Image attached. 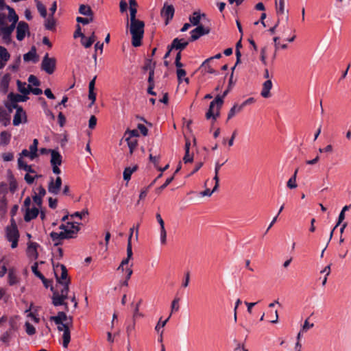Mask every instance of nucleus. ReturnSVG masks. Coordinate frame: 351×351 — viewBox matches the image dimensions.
I'll use <instances>...</instances> for the list:
<instances>
[{
	"label": "nucleus",
	"instance_id": "nucleus-25",
	"mask_svg": "<svg viewBox=\"0 0 351 351\" xmlns=\"http://www.w3.org/2000/svg\"><path fill=\"white\" fill-rule=\"evenodd\" d=\"M213 60V58H209L206 59L201 65V69L205 73L217 74V71L211 67V66L208 64L210 61Z\"/></svg>",
	"mask_w": 351,
	"mask_h": 351
},
{
	"label": "nucleus",
	"instance_id": "nucleus-13",
	"mask_svg": "<svg viewBox=\"0 0 351 351\" xmlns=\"http://www.w3.org/2000/svg\"><path fill=\"white\" fill-rule=\"evenodd\" d=\"M16 29V38L18 40L21 41L24 39L27 32H29V25L25 21H20L18 23Z\"/></svg>",
	"mask_w": 351,
	"mask_h": 351
},
{
	"label": "nucleus",
	"instance_id": "nucleus-55",
	"mask_svg": "<svg viewBox=\"0 0 351 351\" xmlns=\"http://www.w3.org/2000/svg\"><path fill=\"white\" fill-rule=\"evenodd\" d=\"M267 47H264L261 50V60L264 65H267V55H266Z\"/></svg>",
	"mask_w": 351,
	"mask_h": 351
},
{
	"label": "nucleus",
	"instance_id": "nucleus-35",
	"mask_svg": "<svg viewBox=\"0 0 351 351\" xmlns=\"http://www.w3.org/2000/svg\"><path fill=\"white\" fill-rule=\"evenodd\" d=\"M10 55L7 49L2 46H0V58L6 64V62L10 59Z\"/></svg>",
	"mask_w": 351,
	"mask_h": 351
},
{
	"label": "nucleus",
	"instance_id": "nucleus-17",
	"mask_svg": "<svg viewBox=\"0 0 351 351\" xmlns=\"http://www.w3.org/2000/svg\"><path fill=\"white\" fill-rule=\"evenodd\" d=\"M96 78L97 77L95 76L93 79L90 80L88 85V99L91 101L89 107H91L96 100V94L94 92Z\"/></svg>",
	"mask_w": 351,
	"mask_h": 351
},
{
	"label": "nucleus",
	"instance_id": "nucleus-61",
	"mask_svg": "<svg viewBox=\"0 0 351 351\" xmlns=\"http://www.w3.org/2000/svg\"><path fill=\"white\" fill-rule=\"evenodd\" d=\"M32 199L34 202L38 206V207L40 208L43 204V199H41L35 193H34V195H32Z\"/></svg>",
	"mask_w": 351,
	"mask_h": 351
},
{
	"label": "nucleus",
	"instance_id": "nucleus-36",
	"mask_svg": "<svg viewBox=\"0 0 351 351\" xmlns=\"http://www.w3.org/2000/svg\"><path fill=\"white\" fill-rule=\"evenodd\" d=\"M36 49L34 48H32L28 53H25L23 56V59L25 62H29L30 60L36 62V60H34L36 58Z\"/></svg>",
	"mask_w": 351,
	"mask_h": 351
},
{
	"label": "nucleus",
	"instance_id": "nucleus-48",
	"mask_svg": "<svg viewBox=\"0 0 351 351\" xmlns=\"http://www.w3.org/2000/svg\"><path fill=\"white\" fill-rule=\"evenodd\" d=\"M141 301L142 300H140L134 307V313L132 316L133 319H136L138 317H143V314L139 312V306L141 303Z\"/></svg>",
	"mask_w": 351,
	"mask_h": 351
},
{
	"label": "nucleus",
	"instance_id": "nucleus-60",
	"mask_svg": "<svg viewBox=\"0 0 351 351\" xmlns=\"http://www.w3.org/2000/svg\"><path fill=\"white\" fill-rule=\"evenodd\" d=\"M297 186L298 185L296 184V179H295V178L291 177L287 182V187L291 189H295Z\"/></svg>",
	"mask_w": 351,
	"mask_h": 351
},
{
	"label": "nucleus",
	"instance_id": "nucleus-62",
	"mask_svg": "<svg viewBox=\"0 0 351 351\" xmlns=\"http://www.w3.org/2000/svg\"><path fill=\"white\" fill-rule=\"evenodd\" d=\"M193 160V155L190 154L189 152H185V154L183 157L184 163L191 162Z\"/></svg>",
	"mask_w": 351,
	"mask_h": 351
},
{
	"label": "nucleus",
	"instance_id": "nucleus-34",
	"mask_svg": "<svg viewBox=\"0 0 351 351\" xmlns=\"http://www.w3.org/2000/svg\"><path fill=\"white\" fill-rule=\"evenodd\" d=\"M13 332L11 330H7L0 337V341L5 344L6 346H9L10 341L12 336Z\"/></svg>",
	"mask_w": 351,
	"mask_h": 351
},
{
	"label": "nucleus",
	"instance_id": "nucleus-33",
	"mask_svg": "<svg viewBox=\"0 0 351 351\" xmlns=\"http://www.w3.org/2000/svg\"><path fill=\"white\" fill-rule=\"evenodd\" d=\"M79 12L84 16H93V12L90 7L84 4L80 5Z\"/></svg>",
	"mask_w": 351,
	"mask_h": 351
},
{
	"label": "nucleus",
	"instance_id": "nucleus-32",
	"mask_svg": "<svg viewBox=\"0 0 351 351\" xmlns=\"http://www.w3.org/2000/svg\"><path fill=\"white\" fill-rule=\"evenodd\" d=\"M38 141L36 138L34 139L32 144L29 146V152H31V160L34 159L38 156L37 151H38Z\"/></svg>",
	"mask_w": 351,
	"mask_h": 351
},
{
	"label": "nucleus",
	"instance_id": "nucleus-46",
	"mask_svg": "<svg viewBox=\"0 0 351 351\" xmlns=\"http://www.w3.org/2000/svg\"><path fill=\"white\" fill-rule=\"evenodd\" d=\"M10 328L8 330H11V332H14V331L18 329V324L16 319L14 317H10L8 320Z\"/></svg>",
	"mask_w": 351,
	"mask_h": 351
},
{
	"label": "nucleus",
	"instance_id": "nucleus-6",
	"mask_svg": "<svg viewBox=\"0 0 351 351\" xmlns=\"http://www.w3.org/2000/svg\"><path fill=\"white\" fill-rule=\"evenodd\" d=\"M69 280H67L65 285L60 290H56L53 292L52 303L55 306L64 305L66 308H68L67 304L64 302V300L67 298L69 291Z\"/></svg>",
	"mask_w": 351,
	"mask_h": 351
},
{
	"label": "nucleus",
	"instance_id": "nucleus-53",
	"mask_svg": "<svg viewBox=\"0 0 351 351\" xmlns=\"http://www.w3.org/2000/svg\"><path fill=\"white\" fill-rule=\"evenodd\" d=\"M313 326H314V324H313V323L310 324L308 322V319H306L304 321V324L302 326V331L307 332L309 329L313 328Z\"/></svg>",
	"mask_w": 351,
	"mask_h": 351
},
{
	"label": "nucleus",
	"instance_id": "nucleus-5",
	"mask_svg": "<svg viewBox=\"0 0 351 351\" xmlns=\"http://www.w3.org/2000/svg\"><path fill=\"white\" fill-rule=\"evenodd\" d=\"M5 237L8 241L11 242L12 248H16L18 245L19 232L15 220L12 218L10 225L5 228Z\"/></svg>",
	"mask_w": 351,
	"mask_h": 351
},
{
	"label": "nucleus",
	"instance_id": "nucleus-20",
	"mask_svg": "<svg viewBox=\"0 0 351 351\" xmlns=\"http://www.w3.org/2000/svg\"><path fill=\"white\" fill-rule=\"evenodd\" d=\"M49 319L55 322L56 324H60L62 322L69 321V317L63 311L58 313L56 316L50 317Z\"/></svg>",
	"mask_w": 351,
	"mask_h": 351
},
{
	"label": "nucleus",
	"instance_id": "nucleus-4",
	"mask_svg": "<svg viewBox=\"0 0 351 351\" xmlns=\"http://www.w3.org/2000/svg\"><path fill=\"white\" fill-rule=\"evenodd\" d=\"M145 23L142 21L130 22V31L132 34V45L136 47L142 44Z\"/></svg>",
	"mask_w": 351,
	"mask_h": 351
},
{
	"label": "nucleus",
	"instance_id": "nucleus-18",
	"mask_svg": "<svg viewBox=\"0 0 351 351\" xmlns=\"http://www.w3.org/2000/svg\"><path fill=\"white\" fill-rule=\"evenodd\" d=\"M273 84L271 80H266L263 84L262 90L261 95L264 98H269L271 97L270 90L272 88Z\"/></svg>",
	"mask_w": 351,
	"mask_h": 351
},
{
	"label": "nucleus",
	"instance_id": "nucleus-59",
	"mask_svg": "<svg viewBox=\"0 0 351 351\" xmlns=\"http://www.w3.org/2000/svg\"><path fill=\"white\" fill-rule=\"evenodd\" d=\"M97 125V118L95 115H92L90 117L89 121H88V127L90 129H94Z\"/></svg>",
	"mask_w": 351,
	"mask_h": 351
},
{
	"label": "nucleus",
	"instance_id": "nucleus-27",
	"mask_svg": "<svg viewBox=\"0 0 351 351\" xmlns=\"http://www.w3.org/2000/svg\"><path fill=\"white\" fill-rule=\"evenodd\" d=\"M125 141H127L129 149H130V154L132 155L134 151L135 150L136 147L138 145V141L136 138H130V137H126Z\"/></svg>",
	"mask_w": 351,
	"mask_h": 351
},
{
	"label": "nucleus",
	"instance_id": "nucleus-43",
	"mask_svg": "<svg viewBox=\"0 0 351 351\" xmlns=\"http://www.w3.org/2000/svg\"><path fill=\"white\" fill-rule=\"evenodd\" d=\"M7 199L5 197H2L0 199V214L4 215L7 212Z\"/></svg>",
	"mask_w": 351,
	"mask_h": 351
},
{
	"label": "nucleus",
	"instance_id": "nucleus-1",
	"mask_svg": "<svg viewBox=\"0 0 351 351\" xmlns=\"http://www.w3.org/2000/svg\"><path fill=\"white\" fill-rule=\"evenodd\" d=\"M8 15L0 13V36L3 42L9 44L11 42V35L16 27L19 16L14 8L7 6Z\"/></svg>",
	"mask_w": 351,
	"mask_h": 351
},
{
	"label": "nucleus",
	"instance_id": "nucleus-52",
	"mask_svg": "<svg viewBox=\"0 0 351 351\" xmlns=\"http://www.w3.org/2000/svg\"><path fill=\"white\" fill-rule=\"evenodd\" d=\"M179 301L180 298H176L171 302V314L173 311H178L179 310Z\"/></svg>",
	"mask_w": 351,
	"mask_h": 351
},
{
	"label": "nucleus",
	"instance_id": "nucleus-24",
	"mask_svg": "<svg viewBox=\"0 0 351 351\" xmlns=\"http://www.w3.org/2000/svg\"><path fill=\"white\" fill-rule=\"evenodd\" d=\"M202 17H206L205 14H200L198 12H194L193 15L189 17L191 23L194 26L199 25L200 19Z\"/></svg>",
	"mask_w": 351,
	"mask_h": 351
},
{
	"label": "nucleus",
	"instance_id": "nucleus-3",
	"mask_svg": "<svg viewBox=\"0 0 351 351\" xmlns=\"http://www.w3.org/2000/svg\"><path fill=\"white\" fill-rule=\"evenodd\" d=\"M232 78L233 73H232L230 75L229 80V84L228 86H227L228 88L223 92L221 96L219 95H217L215 99L210 102L209 109L206 114V119H210L211 117H213V119L215 120L219 116V110L223 104V98L228 94L229 91L231 90L232 85L233 84Z\"/></svg>",
	"mask_w": 351,
	"mask_h": 351
},
{
	"label": "nucleus",
	"instance_id": "nucleus-9",
	"mask_svg": "<svg viewBox=\"0 0 351 351\" xmlns=\"http://www.w3.org/2000/svg\"><path fill=\"white\" fill-rule=\"evenodd\" d=\"M56 60L55 58L49 57V54L46 53L43 57L41 63V69L47 74L51 75L56 70Z\"/></svg>",
	"mask_w": 351,
	"mask_h": 351
},
{
	"label": "nucleus",
	"instance_id": "nucleus-23",
	"mask_svg": "<svg viewBox=\"0 0 351 351\" xmlns=\"http://www.w3.org/2000/svg\"><path fill=\"white\" fill-rule=\"evenodd\" d=\"M223 163L220 164L219 162L215 163V176L213 178V180L215 182V184L213 187V191H217L219 185V172L221 169V167L223 166Z\"/></svg>",
	"mask_w": 351,
	"mask_h": 351
},
{
	"label": "nucleus",
	"instance_id": "nucleus-42",
	"mask_svg": "<svg viewBox=\"0 0 351 351\" xmlns=\"http://www.w3.org/2000/svg\"><path fill=\"white\" fill-rule=\"evenodd\" d=\"M171 316V313H170L169 316L165 321H162V318L159 319V321L158 322V323L155 327V330L157 332H159L160 330H161V328H162L163 327L165 326L167 322L169 320Z\"/></svg>",
	"mask_w": 351,
	"mask_h": 351
},
{
	"label": "nucleus",
	"instance_id": "nucleus-56",
	"mask_svg": "<svg viewBox=\"0 0 351 351\" xmlns=\"http://www.w3.org/2000/svg\"><path fill=\"white\" fill-rule=\"evenodd\" d=\"M73 36L75 38L77 37H81V38H84V34L82 32V29L80 25H77L76 29L74 32Z\"/></svg>",
	"mask_w": 351,
	"mask_h": 351
},
{
	"label": "nucleus",
	"instance_id": "nucleus-40",
	"mask_svg": "<svg viewBox=\"0 0 351 351\" xmlns=\"http://www.w3.org/2000/svg\"><path fill=\"white\" fill-rule=\"evenodd\" d=\"M137 169V166H134V167H126L123 171V179L125 180H129L131 178V175L133 172H134Z\"/></svg>",
	"mask_w": 351,
	"mask_h": 351
},
{
	"label": "nucleus",
	"instance_id": "nucleus-22",
	"mask_svg": "<svg viewBox=\"0 0 351 351\" xmlns=\"http://www.w3.org/2000/svg\"><path fill=\"white\" fill-rule=\"evenodd\" d=\"M188 45L189 41H184L183 39L180 40L176 38H174L171 43V48H175V49L182 51L185 49Z\"/></svg>",
	"mask_w": 351,
	"mask_h": 351
},
{
	"label": "nucleus",
	"instance_id": "nucleus-31",
	"mask_svg": "<svg viewBox=\"0 0 351 351\" xmlns=\"http://www.w3.org/2000/svg\"><path fill=\"white\" fill-rule=\"evenodd\" d=\"M273 40L274 42V45H275V51L273 54V56H272V61H274L275 59H276V53H277V51L278 50V49L280 47L281 49H286L287 48V44H282L280 46V44H279V37L278 36H276L273 38Z\"/></svg>",
	"mask_w": 351,
	"mask_h": 351
},
{
	"label": "nucleus",
	"instance_id": "nucleus-58",
	"mask_svg": "<svg viewBox=\"0 0 351 351\" xmlns=\"http://www.w3.org/2000/svg\"><path fill=\"white\" fill-rule=\"evenodd\" d=\"M28 82L32 84L34 86H38L40 85V82L37 79V77L34 75H30L28 78Z\"/></svg>",
	"mask_w": 351,
	"mask_h": 351
},
{
	"label": "nucleus",
	"instance_id": "nucleus-44",
	"mask_svg": "<svg viewBox=\"0 0 351 351\" xmlns=\"http://www.w3.org/2000/svg\"><path fill=\"white\" fill-rule=\"evenodd\" d=\"M156 63H152V59H147L145 63V65L143 67V69L144 71L149 70V72L152 71H154L155 69Z\"/></svg>",
	"mask_w": 351,
	"mask_h": 351
},
{
	"label": "nucleus",
	"instance_id": "nucleus-16",
	"mask_svg": "<svg viewBox=\"0 0 351 351\" xmlns=\"http://www.w3.org/2000/svg\"><path fill=\"white\" fill-rule=\"evenodd\" d=\"M27 122V116L25 112L23 110V108H19L16 111V113L14 116L13 119V125H19L21 123Z\"/></svg>",
	"mask_w": 351,
	"mask_h": 351
},
{
	"label": "nucleus",
	"instance_id": "nucleus-54",
	"mask_svg": "<svg viewBox=\"0 0 351 351\" xmlns=\"http://www.w3.org/2000/svg\"><path fill=\"white\" fill-rule=\"evenodd\" d=\"M88 212L87 209L83 210L82 212H75L71 215V217H79L80 219H82L84 216L88 215Z\"/></svg>",
	"mask_w": 351,
	"mask_h": 351
},
{
	"label": "nucleus",
	"instance_id": "nucleus-39",
	"mask_svg": "<svg viewBox=\"0 0 351 351\" xmlns=\"http://www.w3.org/2000/svg\"><path fill=\"white\" fill-rule=\"evenodd\" d=\"M242 110V106L234 104L230 110L228 114V120L232 119L236 113L239 112Z\"/></svg>",
	"mask_w": 351,
	"mask_h": 351
},
{
	"label": "nucleus",
	"instance_id": "nucleus-50",
	"mask_svg": "<svg viewBox=\"0 0 351 351\" xmlns=\"http://www.w3.org/2000/svg\"><path fill=\"white\" fill-rule=\"evenodd\" d=\"M34 193L43 199V197L46 195V190L43 186H40L34 191Z\"/></svg>",
	"mask_w": 351,
	"mask_h": 351
},
{
	"label": "nucleus",
	"instance_id": "nucleus-14",
	"mask_svg": "<svg viewBox=\"0 0 351 351\" xmlns=\"http://www.w3.org/2000/svg\"><path fill=\"white\" fill-rule=\"evenodd\" d=\"M174 8L172 5L165 4L164 7L161 10L160 14L162 17L166 20V25L168 24L169 21L172 19L174 15Z\"/></svg>",
	"mask_w": 351,
	"mask_h": 351
},
{
	"label": "nucleus",
	"instance_id": "nucleus-11",
	"mask_svg": "<svg viewBox=\"0 0 351 351\" xmlns=\"http://www.w3.org/2000/svg\"><path fill=\"white\" fill-rule=\"evenodd\" d=\"M210 32V28L209 26H204L202 25H197V27H195L190 32V41H195L199 38L202 36L208 34Z\"/></svg>",
	"mask_w": 351,
	"mask_h": 351
},
{
	"label": "nucleus",
	"instance_id": "nucleus-2",
	"mask_svg": "<svg viewBox=\"0 0 351 351\" xmlns=\"http://www.w3.org/2000/svg\"><path fill=\"white\" fill-rule=\"evenodd\" d=\"M80 224L77 222H66L60 226L59 228L62 230L60 232H51L50 237L55 242L54 245L56 246L61 245L64 239L75 238L80 229Z\"/></svg>",
	"mask_w": 351,
	"mask_h": 351
},
{
	"label": "nucleus",
	"instance_id": "nucleus-10",
	"mask_svg": "<svg viewBox=\"0 0 351 351\" xmlns=\"http://www.w3.org/2000/svg\"><path fill=\"white\" fill-rule=\"evenodd\" d=\"M49 151L51 152L50 162L52 167L53 172L55 174H60L61 171L59 168V166L62 164V157L60 154L55 149H51Z\"/></svg>",
	"mask_w": 351,
	"mask_h": 351
},
{
	"label": "nucleus",
	"instance_id": "nucleus-21",
	"mask_svg": "<svg viewBox=\"0 0 351 351\" xmlns=\"http://www.w3.org/2000/svg\"><path fill=\"white\" fill-rule=\"evenodd\" d=\"M38 245L36 243H29L27 249V256L33 259H36L38 258V252H37V247Z\"/></svg>",
	"mask_w": 351,
	"mask_h": 351
},
{
	"label": "nucleus",
	"instance_id": "nucleus-49",
	"mask_svg": "<svg viewBox=\"0 0 351 351\" xmlns=\"http://www.w3.org/2000/svg\"><path fill=\"white\" fill-rule=\"evenodd\" d=\"M25 331L27 335H33L36 333L35 327L33 325H32L29 322H27L25 324Z\"/></svg>",
	"mask_w": 351,
	"mask_h": 351
},
{
	"label": "nucleus",
	"instance_id": "nucleus-51",
	"mask_svg": "<svg viewBox=\"0 0 351 351\" xmlns=\"http://www.w3.org/2000/svg\"><path fill=\"white\" fill-rule=\"evenodd\" d=\"M139 136L138 131L136 130H127L125 132L124 136L136 138Z\"/></svg>",
	"mask_w": 351,
	"mask_h": 351
},
{
	"label": "nucleus",
	"instance_id": "nucleus-30",
	"mask_svg": "<svg viewBox=\"0 0 351 351\" xmlns=\"http://www.w3.org/2000/svg\"><path fill=\"white\" fill-rule=\"evenodd\" d=\"M8 98L12 103H16V104H17V102H19V101H25L27 99V97L26 96H22L21 95L14 94L12 93H10L8 95Z\"/></svg>",
	"mask_w": 351,
	"mask_h": 351
},
{
	"label": "nucleus",
	"instance_id": "nucleus-28",
	"mask_svg": "<svg viewBox=\"0 0 351 351\" xmlns=\"http://www.w3.org/2000/svg\"><path fill=\"white\" fill-rule=\"evenodd\" d=\"M16 84L19 92L24 95H27L29 93V88H31L30 85H27L25 82H22L20 80H17Z\"/></svg>",
	"mask_w": 351,
	"mask_h": 351
},
{
	"label": "nucleus",
	"instance_id": "nucleus-63",
	"mask_svg": "<svg viewBox=\"0 0 351 351\" xmlns=\"http://www.w3.org/2000/svg\"><path fill=\"white\" fill-rule=\"evenodd\" d=\"M2 158L4 161H11L14 159V155L11 152H6L2 154Z\"/></svg>",
	"mask_w": 351,
	"mask_h": 351
},
{
	"label": "nucleus",
	"instance_id": "nucleus-12",
	"mask_svg": "<svg viewBox=\"0 0 351 351\" xmlns=\"http://www.w3.org/2000/svg\"><path fill=\"white\" fill-rule=\"evenodd\" d=\"M61 186L62 179L60 177H57L55 180L53 178H51L48 184V191L52 194L57 195L60 191Z\"/></svg>",
	"mask_w": 351,
	"mask_h": 351
},
{
	"label": "nucleus",
	"instance_id": "nucleus-45",
	"mask_svg": "<svg viewBox=\"0 0 351 351\" xmlns=\"http://www.w3.org/2000/svg\"><path fill=\"white\" fill-rule=\"evenodd\" d=\"M36 6L38 11L39 12L40 14L43 17L46 18L47 16V9L45 6L40 1H37Z\"/></svg>",
	"mask_w": 351,
	"mask_h": 351
},
{
	"label": "nucleus",
	"instance_id": "nucleus-15",
	"mask_svg": "<svg viewBox=\"0 0 351 351\" xmlns=\"http://www.w3.org/2000/svg\"><path fill=\"white\" fill-rule=\"evenodd\" d=\"M276 11L278 19H280V16L282 17L285 15L286 22L288 21L289 16L287 13H285V0H278V1L276 0Z\"/></svg>",
	"mask_w": 351,
	"mask_h": 351
},
{
	"label": "nucleus",
	"instance_id": "nucleus-64",
	"mask_svg": "<svg viewBox=\"0 0 351 351\" xmlns=\"http://www.w3.org/2000/svg\"><path fill=\"white\" fill-rule=\"evenodd\" d=\"M138 129L144 136L148 134V130L143 124L139 123L138 125Z\"/></svg>",
	"mask_w": 351,
	"mask_h": 351
},
{
	"label": "nucleus",
	"instance_id": "nucleus-26",
	"mask_svg": "<svg viewBox=\"0 0 351 351\" xmlns=\"http://www.w3.org/2000/svg\"><path fill=\"white\" fill-rule=\"evenodd\" d=\"M0 122L2 123L4 126H7L10 122L9 114L2 107H0Z\"/></svg>",
	"mask_w": 351,
	"mask_h": 351
},
{
	"label": "nucleus",
	"instance_id": "nucleus-38",
	"mask_svg": "<svg viewBox=\"0 0 351 351\" xmlns=\"http://www.w3.org/2000/svg\"><path fill=\"white\" fill-rule=\"evenodd\" d=\"M18 282V278L14 271V269H10L8 273V283L12 286Z\"/></svg>",
	"mask_w": 351,
	"mask_h": 351
},
{
	"label": "nucleus",
	"instance_id": "nucleus-37",
	"mask_svg": "<svg viewBox=\"0 0 351 351\" xmlns=\"http://www.w3.org/2000/svg\"><path fill=\"white\" fill-rule=\"evenodd\" d=\"M45 27L48 30H53L56 27V21L53 16H49L45 23Z\"/></svg>",
	"mask_w": 351,
	"mask_h": 351
},
{
	"label": "nucleus",
	"instance_id": "nucleus-41",
	"mask_svg": "<svg viewBox=\"0 0 351 351\" xmlns=\"http://www.w3.org/2000/svg\"><path fill=\"white\" fill-rule=\"evenodd\" d=\"M32 271L35 274L36 276L39 278L43 282H45L46 278L45 277L38 271V263H34V265L32 266Z\"/></svg>",
	"mask_w": 351,
	"mask_h": 351
},
{
	"label": "nucleus",
	"instance_id": "nucleus-29",
	"mask_svg": "<svg viewBox=\"0 0 351 351\" xmlns=\"http://www.w3.org/2000/svg\"><path fill=\"white\" fill-rule=\"evenodd\" d=\"M11 138V134L7 131H3L0 134V145H7L9 144Z\"/></svg>",
	"mask_w": 351,
	"mask_h": 351
},
{
	"label": "nucleus",
	"instance_id": "nucleus-57",
	"mask_svg": "<svg viewBox=\"0 0 351 351\" xmlns=\"http://www.w3.org/2000/svg\"><path fill=\"white\" fill-rule=\"evenodd\" d=\"M160 242L162 245H165L167 243V232L165 228L160 229Z\"/></svg>",
	"mask_w": 351,
	"mask_h": 351
},
{
	"label": "nucleus",
	"instance_id": "nucleus-8",
	"mask_svg": "<svg viewBox=\"0 0 351 351\" xmlns=\"http://www.w3.org/2000/svg\"><path fill=\"white\" fill-rule=\"evenodd\" d=\"M53 265L57 282L63 287L67 280L70 281V279L68 278L67 269L65 265L62 264H57L56 265L53 264Z\"/></svg>",
	"mask_w": 351,
	"mask_h": 351
},
{
	"label": "nucleus",
	"instance_id": "nucleus-19",
	"mask_svg": "<svg viewBox=\"0 0 351 351\" xmlns=\"http://www.w3.org/2000/svg\"><path fill=\"white\" fill-rule=\"evenodd\" d=\"M38 208H27V209H25L24 220L26 222L30 221L32 219H35L38 216Z\"/></svg>",
	"mask_w": 351,
	"mask_h": 351
},
{
	"label": "nucleus",
	"instance_id": "nucleus-7",
	"mask_svg": "<svg viewBox=\"0 0 351 351\" xmlns=\"http://www.w3.org/2000/svg\"><path fill=\"white\" fill-rule=\"evenodd\" d=\"M57 325L58 330L59 331H63L62 346L64 348H66L71 341L70 328L73 326V317L70 316L69 322H66L65 323L62 322V324Z\"/></svg>",
	"mask_w": 351,
	"mask_h": 351
},
{
	"label": "nucleus",
	"instance_id": "nucleus-47",
	"mask_svg": "<svg viewBox=\"0 0 351 351\" xmlns=\"http://www.w3.org/2000/svg\"><path fill=\"white\" fill-rule=\"evenodd\" d=\"M86 18H83L81 16H77L76 21L77 23H82L83 25H86L90 23L93 21V16H87Z\"/></svg>",
	"mask_w": 351,
	"mask_h": 351
}]
</instances>
